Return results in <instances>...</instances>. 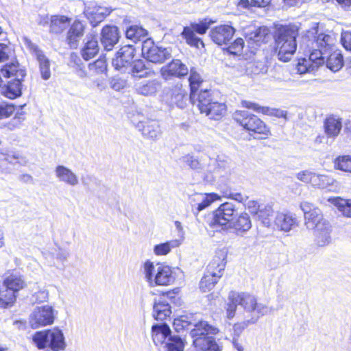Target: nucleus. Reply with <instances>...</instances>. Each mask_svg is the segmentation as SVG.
I'll return each mask as SVG.
<instances>
[{"label": "nucleus", "instance_id": "f257e3e1", "mask_svg": "<svg viewBox=\"0 0 351 351\" xmlns=\"http://www.w3.org/2000/svg\"><path fill=\"white\" fill-rule=\"evenodd\" d=\"M299 27L296 25H282L275 34L276 51L279 60L287 62L291 60L297 49L296 38Z\"/></svg>", "mask_w": 351, "mask_h": 351}, {"label": "nucleus", "instance_id": "f03ea898", "mask_svg": "<svg viewBox=\"0 0 351 351\" xmlns=\"http://www.w3.org/2000/svg\"><path fill=\"white\" fill-rule=\"evenodd\" d=\"M190 324L194 326L190 334L196 348L204 351H221V347L213 337L209 336L219 332L217 327L202 320L195 323L190 322Z\"/></svg>", "mask_w": 351, "mask_h": 351}, {"label": "nucleus", "instance_id": "7ed1b4c3", "mask_svg": "<svg viewBox=\"0 0 351 351\" xmlns=\"http://www.w3.org/2000/svg\"><path fill=\"white\" fill-rule=\"evenodd\" d=\"M235 33V29L229 25H221L213 28L209 36L211 40L219 46H226V50L232 55H240L244 47V41L238 38L230 45V41Z\"/></svg>", "mask_w": 351, "mask_h": 351}, {"label": "nucleus", "instance_id": "20e7f679", "mask_svg": "<svg viewBox=\"0 0 351 351\" xmlns=\"http://www.w3.org/2000/svg\"><path fill=\"white\" fill-rule=\"evenodd\" d=\"M230 298L234 302H239L245 311L255 313L256 316L247 320V324H255L261 317L269 313V308L266 304L258 303L256 296L248 293L231 291Z\"/></svg>", "mask_w": 351, "mask_h": 351}, {"label": "nucleus", "instance_id": "39448f33", "mask_svg": "<svg viewBox=\"0 0 351 351\" xmlns=\"http://www.w3.org/2000/svg\"><path fill=\"white\" fill-rule=\"evenodd\" d=\"M33 341L39 349L49 347L53 351H59L66 348L63 332L58 328L38 331L34 335Z\"/></svg>", "mask_w": 351, "mask_h": 351}, {"label": "nucleus", "instance_id": "423d86ee", "mask_svg": "<svg viewBox=\"0 0 351 351\" xmlns=\"http://www.w3.org/2000/svg\"><path fill=\"white\" fill-rule=\"evenodd\" d=\"M237 209L231 202L221 204L213 213V217L208 222L210 228L216 231L230 230V225L236 216Z\"/></svg>", "mask_w": 351, "mask_h": 351}, {"label": "nucleus", "instance_id": "0eeeda50", "mask_svg": "<svg viewBox=\"0 0 351 351\" xmlns=\"http://www.w3.org/2000/svg\"><path fill=\"white\" fill-rule=\"evenodd\" d=\"M195 104H197L201 113H204L210 119H220L226 111L224 104L213 101L208 90H201L198 93Z\"/></svg>", "mask_w": 351, "mask_h": 351}, {"label": "nucleus", "instance_id": "6e6552de", "mask_svg": "<svg viewBox=\"0 0 351 351\" xmlns=\"http://www.w3.org/2000/svg\"><path fill=\"white\" fill-rule=\"evenodd\" d=\"M234 120L249 132L268 136L269 129L257 116L246 110H237L233 114Z\"/></svg>", "mask_w": 351, "mask_h": 351}, {"label": "nucleus", "instance_id": "1a4fd4ad", "mask_svg": "<svg viewBox=\"0 0 351 351\" xmlns=\"http://www.w3.org/2000/svg\"><path fill=\"white\" fill-rule=\"evenodd\" d=\"M142 54L148 61L161 64L171 58V49L156 45L151 39L143 42Z\"/></svg>", "mask_w": 351, "mask_h": 351}, {"label": "nucleus", "instance_id": "9d476101", "mask_svg": "<svg viewBox=\"0 0 351 351\" xmlns=\"http://www.w3.org/2000/svg\"><path fill=\"white\" fill-rule=\"evenodd\" d=\"M303 45L305 47H317L321 49H326V47L330 45L332 38L328 34L319 33L318 23H314L312 27L306 31V34L302 37Z\"/></svg>", "mask_w": 351, "mask_h": 351}, {"label": "nucleus", "instance_id": "9b49d317", "mask_svg": "<svg viewBox=\"0 0 351 351\" xmlns=\"http://www.w3.org/2000/svg\"><path fill=\"white\" fill-rule=\"evenodd\" d=\"M24 45L29 53L36 58L38 62L39 71L41 77L44 80H47L51 77L50 60L45 56L43 51L27 37L23 38Z\"/></svg>", "mask_w": 351, "mask_h": 351}, {"label": "nucleus", "instance_id": "f8f14e48", "mask_svg": "<svg viewBox=\"0 0 351 351\" xmlns=\"http://www.w3.org/2000/svg\"><path fill=\"white\" fill-rule=\"evenodd\" d=\"M300 208L304 213V224L308 230L317 228L318 225L328 221L324 218L321 210L309 202H302Z\"/></svg>", "mask_w": 351, "mask_h": 351}, {"label": "nucleus", "instance_id": "ddd939ff", "mask_svg": "<svg viewBox=\"0 0 351 351\" xmlns=\"http://www.w3.org/2000/svg\"><path fill=\"white\" fill-rule=\"evenodd\" d=\"M136 50L131 45L122 47L112 59V64L114 69L121 72H127L130 65L134 61Z\"/></svg>", "mask_w": 351, "mask_h": 351}, {"label": "nucleus", "instance_id": "4468645a", "mask_svg": "<svg viewBox=\"0 0 351 351\" xmlns=\"http://www.w3.org/2000/svg\"><path fill=\"white\" fill-rule=\"evenodd\" d=\"M53 321V309L48 305L35 308L29 317V323L34 328L51 324Z\"/></svg>", "mask_w": 351, "mask_h": 351}, {"label": "nucleus", "instance_id": "2eb2a0df", "mask_svg": "<svg viewBox=\"0 0 351 351\" xmlns=\"http://www.w3.org/2000/svg\"><path fill=\"white\" fill-rule=\"evenodd\" d=\"M86 24L79 19H75L69 26L65 38V42L70 49H75L84 35Z\"/></svg>", "mask_w": 351, "mask_h": 351}, {"label": "nucleus", "instance_id": "dca6fc26", "mask_svg": "<svg viewBox=\"0 0 351 351\" xmlns=\"http://www.w3.org/2000/svg\"><path fill=\"white\" fill-rule=\"evenodd\" d=\"M120 38L119 29L115 25L104 26L100 34V42L106 51H111Z\"/></svg>", "mask_w": 351, "mask_h": 351}, {"label": "nucleus", "instance_id": "f3484780", "mask_svg": "<svg viewBox=\"0 0 351 351\" xmlns=\"http://www.w3.org/2000/svg\"><path fill=\"white\" fill-rule=\"evenodd\" d=\"M162 77L167 80L172 77H182L189 73L187 66L180 60H173L169 64L161 68Z\"/></svg>", "mask_w": 351, "mask_h": 351}, {"label": "nucleus", "instance_id": "a211bd4d", "mask_svg": "<svg viewBox=\"0 0 351 351\" xmlns=\"http://www.w3.org/2000/svg\"><path fill=\"white\" fill-rule=\"evenodd\" d=\"M54 174L56 179L65 184L74 187L79 184L77 175L69 167L58 165L54 169Z\"/></svg>", "mask_w": 351, "mask_h": 351}, {"label": "nucleus", "instance_id": "6ab92c4d", "mask_svg": "<svg viewBox=\"0 0 351 351\" xmlns=\"http://www.w3.org/2000/svg\"><path fill=\"white\" fill-rule=\"evenodd\" d=\"M112 12V9L101 6H86L84 14L93 27L97 26Z\"/></svg>", "mask_w": 351, "mask_h": 351}, {"label": "nucleus", "instance_id": "aec40b11", "mask_svg": "<svg viewBox=\"0 0 351 351\" xmlns=\"http://www.w3.org/2000/svg\"><path fill=\"white\" fill-rule=\"evenodd\" d=\"M217 199H219V195L215 193L195 194L190 198L193 213L197 215L200 211L208 207Z\"/></svg>", "mask_w": 351, "mask_h": 351}, {"label": "nucleus", "instance_id": "412c9836", "mask_svg": "<svg viewBox=\"0 0 351 351\" xmlns=\"http://www.w3.org/2000/svg\"><path fill=\"white\" fill-rule=\"evenodd\" d=\"M136 128L147 138L156 140L161 134L159 123L156 120L141 121L136 124Z\"/></svg>", "mask_w": 351, "mask_h": 351}, {"label": "nucleus", "instance_id": "4be33fe9", "mask_svg": "<svg viewBox=\"0 0 351 351\" xmlns=\"http://www.w3.org/2000/svg\"><path fill=\"white\" fill-rule=\"evenodd\" d=\"M99 51L97 38L95 35H86L80 53L82 58L88 61L95 57Z\"/></svg>", "mask_w": 351, "mask_h": 351}, {"label": "nucleus", "instance_id": "5701e85b", "mask_svg": "<svg viewBox=\"0 0 351 351\" xmlns=\"http://www.w3.org/2000/svg\"><path fill=\"white\" fill-rule=\"evenodd\" d=\"M241 105L243 107L248 109H252L256 112H261L264 114L274 116L278 118H284L285 120L288 119V112L286 110L276 108H270L267 106H261L254 102L245 100L241 101Z\"/></svg>", "mask_w": 351, "mask_h": 351}, {"label": "nucleus", "instance_id": "b1692460", "mask_svg": "<svg viewBox=\"0 0 351 351\" xmlns=\"http://www.w3.org/2000/svg\"><path fill=\"white\" fill-rule=\"evenodd\" d=\"M167 96L169 104L172 106H176L179 108L183 109L187 105V94L181 85H176L174 86L170 90Z\"/></svg>", "mask_w": 351, "mask_h": 351}, {"label": "nucleus", "instance_id": "393cba45", "mask_svg": "<svg viewBox=\"0 0 351 351\" xmlns=\"http://www.w3.org/2000/svg\"><path fill=\"white\" fill-rule=\"evenodd\" d=\"M174 280L175 276L170 267L160 265L156 267L153 286H167L173 283Z\"/></svg>", "mask_w": 351, "mask_h": 351}, {"label": "nucleus", "instance_id": "a878e982", "mask_svg": "<svg viewBox=\"0 0 351 351\" xmlns=\"http://www.w3.org/2000/svg\"><path fill=\"white\" fill-rule=\"evenodd\" d=\"M323 127L324 133L332 141L338 136L341 130V119L335 115H330L324 120Z\"/></svg>", "mask_w": 351, "mask_h": 351}, {"label": "nucleus", "instance_id": "bb28decb", "mask_svg": "<svg viewBox=\"0 0 351 351\" xmlns=\"http://www.w3.org/2000/svg\"><path fill=\"white\" fill-rule=\"evenodd\" d=\"M171 314V306L165 296L155 300L153 306V317L155 319L163 321Z\"/></svg>", "mask_w": 351, "mask_h": 351}, {"label": "nucleus", "instance_id": "cd10ccee", "mask_svg": "<svg viewBox=\"0 0 351 351\" xmlns=\"http://www.w3.org/2000/svg\"><path fill=\"white\" fill-rule=\"evenodd\" d=\"M1 75L6 78L24 80L27 73L25 66L21 65L17 61L6 64L1 69Z\"/></svg>", "mask_w": 351, "mask_h": 351}, {"label": "nucleus", "instance_id": "c85d7f7f", "mask_svg": "<svg viewBox=\"0 0 351 351\" xmlns=\"http://www.w3.org/2000/svg\"><path fill=\"white\" fill-rule=\"evenodd\" d=\"M252 228V221L246 213H241L237 218L233 219L230 230H233L237 235H243Z\"/></svg>", "mask_w": 351, "mask_h": 351}, {"label": "nucleus", "instance_id": "c756f323", "mask_svg": "<svg viewBox=\"0 0 351 351\" xmlns=\"http://www.w3.org/2000/svg\"><path fill=\"white\" fill-rule=\"evenodd\" d=\"M152 339L156 345H161L162 348L167 343L171 335V330L167 324H155L152 328Z\"/></svg>", "mask_w": 351, "mask_h": 351}, {"label": "nucleus", "instance_id": "7c9ffc66", "mask_svg": "<svg viewBox=\"0 0 351 351\" xmlns=\"http://www.w3.org/2000/svg\"><path fill=\"white\" fill-rule=\"evenodd\" d=\"M228 167L227 160L218 157L217 158H210L207 171L213 173L210 176H206V179L208 182H213L217 176H221V172Z\"/></svg>", "mask_w": 351, "mask_h": 351}, {"label": "nucleus", "instance_id": "2f4dec72", "mask_svg": "<svg viewBox=\"0 0 351 351\" xmlns=\"http://www.w3.org/2000/svg\"><path fill=\"white\" fill-rule=\"evenodd\" d=\"M313 230L315 241L318 245L325 246L330 242L332 227L329 221L318 225V228Z\"/></svg>", "mask_w": 351, "mask_h": 351}, {"label": "nucleus", "instance_id": "473e14b6", "mask_svg": "<svg viewBox=\"0 0 351 351\" xmlns=\"http://www.w3.org/2000/svg\"><path fill=\"white\" fill-rule=\"evenodd\" d=\"M274 223L280 230L289 232L297 225V220L291 213H278Z\"/></svg>", "mask_w": 351, "mask_h": 351}, {"label": "nucleus", "instance_id": "72a5a7b5", "mask_svg": "<svg viewBox=\"0 0 351 351\" xmlns=\"http://www.w3.org/2000/svg\"><path fill=\"white\" fill-rule=\"evenodd\" d=\"M71 19L63 15L51 16L50 19L49 32L55 34L62 33L70 25Z\"/></svg>", "mask_w": 351, "mask_h": 351}, {"label": "nucleus", "instance_id": "f704fd0d", "mask_svg": "<svg viewBox=\"0 0 351 351\" xmlns=\"http://www.w3.org/2000/svg\"><path fill=\"white\" fill-rule=\"evenodd\" d=\"M226 255L223 252H219L215 256L213 260L207 266L206 273L222 276L223 271L226 267Z\"/></svg>", "mask_w": 351, "mask_h": 351}, {"label": "nucleus", "instance_id": "c9c22d12", "mask_svg": "<svg viewBox=\"0 0 351 351\" xmlns=\"http://www.w3.org/2000/svg\"><path fill=\"white\" fill-rule=\"evenodd\" d=\"M328 202L335 206L342 216L351 218V199L332 197H329Z\"/></svg>", "mask_w": 351, "mask_h": 351}, {"label": "nucleus", "instance_id": "e433bc0d", "mask_svg": "<svg viewBox=\"0 0 351 351\" xmlns=\"http://www.w3.org/2000/svg\"><path fill=\"white\" fill-rule=\"evenodd\" d=\"M300 48L304 50V52L308 53V58L307 60L310 61V63L314 66L315 69L322 65L324 62V58L323 56V50L317 47L314 48H306L305 45H303V40L300 44Z\"/></svg>", "mask_w": 351, "mask_h": 351}, {"label": "nucleus", "instance_id": "4c0bfd02", "mask_svg": "<svg viewBox=\"0 0 351 351\" xmlns=\"http://www.w3.org/2000/svg\"><path fill=\"white\" fill-rule=\"evenodd\" d=\"M134 77H146L151 73V71L146 66L143 60H136L130 65L128 71Z\"/></svg>", "mask_w": 351, "mask_h": 351}, {"label": "nucleus", "instance_id": "58836bf2", "mask_svg": "<svg viewBox=\"0 0 351 351\" xmlns=\"http://www.w3.org/2000/svg\"><path fill=\"white\" fill-rule=\"evenodd\" d=\"M25 286V282L21 276L17 274H10L7 276L3 282V287L10 289L14 293L23 289Z\"/></svg>", "mask_w": 351, "mask_h": 351}, {"label": "nucleus", "instance_id": "ea45409f", "mask_svg": "<svg viewBox=\"0 0 351 351\" xmlns=\"http://www.w3.org/2000/svg\"><path fill=\"white\" fill-rule=\"evenodd\" d=\"M189 81L191 87V94L189 99L191 103L195 104V101L196 100L198 95L196 92L200 84L202 82L200 75L196 71L195 69H191Z\"/></svg>", "mask_w": 351, "mask_h": 351}, {"label": "nucleus", "instance_id": "a19ab883", "mask_svg": "<svg viewBox=\"0 0 351 351\" xmlns=\"http://www.w3.org/2000/svg\"><path fill=\"white\" fill-rule=\"evenodd\" d=\"M274 216V209L271 204H263L256 216V219L260 221L265 226L269 227Z\"/></svg>", "mask_w": 351, "mask_h": 351}, {"label": "nucleus", "instance_id": "79ce46f5", "mask_svg": "<svg viewBox=\"0 0 351 351\" xmlns=\"http://www.w3.org/2000/svg\"><path fill=\"white\" fill-rule=\"evenodd\" d=\"M147 31L138 25H131L125 31L126 38L134 43L140 40H145L147 36Z\"/></svg>", "mask_w": 351, "mask_h": 351}, {"label": "nucleus", "instance_id": "37998d69", "mask_svg": "<svg viewBox=\"0 0 351 351\" xmlns=\"http://www.w3.org/2000/svg\"><path fill=\"white\" fill-rule=\"evenodd\" d=\"M24 80L13 79L8 82L5 89V95L10 99H15L22 94V82Z\"/></svg>", "mask_w": 351, "mask_h": 351}, {"label": "nucleus", "instance_id": "c03bdc74", "mask_svg": "<svg viewBox=\"0 0 351 351\" xmlns=\"http://www.w3.org/2000/svg\"><path fill=\"white\" fill-rule=\"evenodd\" d=\"M181 35L185 39L186 43L191 47L197 49H200V46L202 48L204 47V44L202 39L195 35L191 27H184Z\"/></svg>", "mask_w": 351, "mask_h": 351}, {"label": "nucleus", "instance_id": "a18cd8bd", "mask_svg": "<svg viewBox=\"0 0 351 351\" xmlns=\"http://www.w3.org/2000/svg\"><path fill=\"white\" fill-rule=\"evenodd\" d=\"M159 84L156 80L143 82L136 85V90L138 94L148 96L156 93Z\"/></svg>", "mask_w": 351, "mask_h": 351}, {"label": "nucleus", "instance_id": "49530a36", "mask_svg": "<svg viewBox=\"0 0 351 351\" xmlns=\"http://www.w3.org/2000/svg\"><path fill=\"white\" fill-rule=\"evenodd\" d=\"M311 185L313 187L324 189L328 186H333L335 183V180L328 175L318 174L315 172Z\"/></svg>", "mask_w": 351, "mask_h": 351}, {"label": "nucleus", "instance_id": "de8ad7c7", "mask_svg": "<svg viewBox=\"0 0 351 351\" xmlns=\"http://www.w3.org/2000/svg\"><path fill=\"white\" fill-rule=\"evenodd\" d=\"M343 65V56L338 51L332 53L326 60V66L333 72L339 71Z\"/></svg>", "mask_w": 351, "mask_h": 351}, {"label": "nucleus", "instance_id": "09e8293b", "mask_svg": "<svg viewBox=\"0 0 351 351\" xmlns=\"http://www.w3.org/2000/svg\"><path fill=\"white\" fill-rule=\"evenodd\" d=\"M221 278L219 276L205 273L199 282V289L203 292L210 291Z\"/></svg>", "mask_w": 351, "mask_h": 351}, {"label": "nucleus", "instance_id": "8fccbe9b", "mask_svg": "<svg viewBox=\"0 0 351 351\" xmlns=\"http://www.w3.org/2000/svg\"><path fill=\"white\" fill-rule=\"evenodd\" d=\"M184 342L179 336H169L162 351H183Z\"/></svg>", "mask_w": 351, "mask_h": 351}, {"label": "nucleus", "instance_id": "3c124183", "mask_svg": "<svg viewBox=\"0 0 351 351\" xmlns=\"http://www.w3.org/2000/svg\"><path fill=\"white\" fill-rule=\"evenodd\" d=\"M180 245L178 240H172L156 245L154 247V252L156 256H165L169 254L172 248Z\"/></svg>", "mask_w": 351, "mask_h": 351}, {"label": "nucleus", "instance_id": "603ef678", "mask_svg": "<svg viewBox=\"0 0 351 351\" xmlns=\"http://www.w3.org/2000/svg\"><path fill=\"white\" fill-rule=\"evenodd\" d=\"M269 30L266 27H259L255 30L248 33L247 36L250 40L259 45L265 41L267 37L269 36Z\"/></svg>", "mask_w": 351, "mask_h": 351}, {"label": "nucleus", "instance_id": "864d4df0", "mask_svg": "<svg viewBox=\"0 0 351 351\" xmlns=\"http://www.w3.org/2000/svg\"><path fill=\"white\" fill-rule=\"evenodd\" d=\"M335 167L343 171L351 173V156L344 155L337 158Z\"/></svg>", "mask_w": 351, "mask_h": 351}, {"label": "nucleus", "instance_id": "5fc2aeb1", "mask_svg": "<svg viewBox=\"0 0 351 351\" xmlns=\"http://www.w3.org/2000/svg\"><path fill=\"white\" fill-rule=\"evenodd\" d=\"M14 56V50L10 44L0 43V62H5Z\"/></svg>", "mask_w": 351, "mask_h": 351}, {"label": "nucleus", "instance_id": "6e6d98bb", "mask_svg": "<svg viewBox=\"0 0 351 351\" xmlns=\"http://www.w3.org/2000/svg\"><path fill=\"white\" fill-rule=\"evenodd\" d=\"M156 270V268H155L152 262L147 261L145 263L143 266V273L147 281L151 286H153V281H154Z\"/></svg>", "mask_w": 351, "mask_h": 351}, {"label": "nucleus", "instance_id": "4d7b16f0", "mask_svg": "<svg viewBox=\"0 0 351 351\" xmlns=\"http://www.w3.org/2000/svg\"><path fill=\"white\" fill-rule=\"evenodd\" d=\"M181 160L193 169L199 170L202 169L199 161L192 154H186Z\"/></svg>", "mask_w": 351, "mask_h": 351}, {"label": "nucleus", "instance_id": "13d9d810", "mask_svg": "<svg viewBox=\"0 0 351 351\" xmlns=\"http://www.w3.org/2000/svg\"><path fill=\"white\" fill-rule=\"evenodd\" d=\"M315 172L308 169L301 171L296 173L295 177L300 181L306 184H312Z\"/></svg>", "mask_w": 351, "mask_h": 351}, {"label": "nucleus", "instance_id": "bf43d9fd", "mask_svg": "<svg viewBox=\"0 0 351 351\" xmlns=\"http://www.w3.org/2000/svg\"><path fill=\"white\" fill-rule=\"evenodd\" d=\"M297 70L300 74H304L306 73L314 71L316 69L310 63L309 60H307L306 58H304L299 61L297 65Z\"/></svg>", "mask_w": 351, "mask_h": 351}, {"label": "nucleus", "instance_id": "052dcab7", "mask_svg": "<svg viewBox=\"0 0 351 351\" xmlns=\"http://www.w3.org/2000/svg\"><path fill=\"white\" fill-rule=\"evenodd\" d=\"M25 120L23 113H17L8 123L7 127L10 130H14L16 128L21 127L22 122Z\"/></svg>", "mask_w": 351, "mask_h": 351}, {"label": "nucleus", "instance_id": "680f3d73", "mask_svg": "<svg viewBox=\"0 0 351 351\" xmlns=\"http://www.w3.org/2000/svg\"><path fill=\"white\" fill-rule=\"evenodd\" d=\"M14 112V108L12 105L0 104V119H6Z\"/></svg>", "mask_w": 351, "mask_h": 351}, {"label": "nucleus", "instance_id": "e2e57ef3", "mask_svg": "<svg viewBox=\"0 0 351 351\" xmlns=\"http://www.w3.org/2000/svg\"><path fill=\"white\" fill-rule=\"evenodd\" d=\"M222 193H223V197L232 199L239 202H243L245 201L247 199V197L245 195H243L239 193L232 192L231 191L228 190V189L222 191Z\"/></svg>", "mask_w": 351, "mask_h": 351}, {"label": "nucleus", "instance_id": "0e129e2a", "mask_svg": "<svg viewBox=\"0 0 351 351\" xmlns=\"http://www.w3.org/2000/svg\"><path fill=\"white\" fill-rule=\"evenodd\" d=\"M110 87L114 90L119 91L126 86V81L120 77H112L110 80Z\"/></svg>", "mask_w": 351, "mask_h": 351}, {"label": "nucleus", "instance_id": "69168bd1", "mask_svg": "<svg viewBox=\"0 0 351 351\" xmlns=\"http://www.w3.org/2000/svg\"><path fill=\"white\" fill-rule=\"evenodd\" d=\"M49 298V293L47 289H41L32 295V300L35 302L40 303L46 302Z\"/></svg>", "mask_w": 351, "mask_h": 351}, {"label": "nucleus", "instance_id": "338daca9", "mask_svg": "<svg viewBox=\"0 0 351 351\" xmlns=\"http://www.w3.org/2000/svg\"><path fill=\"white\" fill-rule=\"evenodd\" d=\"M263 205V204H260L256 201L250 200L246 204V208L251 213V215L256 217V216L257 215L261 209V206H262Z\"/></svg>", "mask_w": 351, "mask_h": 351}, {"label": "nucleus", "instance_id": "774afa93", "mask_svg": "<svg viewBox=\"0 0 351 351\" xmlns=\"http://www.w3.org/2000/svg\"><path fill=\"white\" fill-rule=\"evenodd\" d=\"M341 43L346 50L351 51V32H345L342 33Z\"/></svg>", "mask_w": 351, "mask_h": 351}]
</instances>
